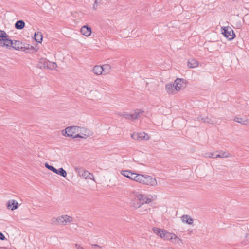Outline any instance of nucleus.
Wrapping results in <instances>:
<instances>
[{
  "label": "nucleus",
  "instance_id": "nucleus-23",
  "mask_svg": "<svg viewBox=\"0 0 249 249\" xmlns=\"http://www.w3.org/2000/svg\"><path fill=\"white\" fill-rule=\"evenodd\" d=\"M102 67L103 68L104 74L108 73L111 69V66L109 64L103 65Z\"/></svg>",
  "mask_w": 249,
  "mask_h": 249
},
{
  "label": "nucleus",
  "instance_id": "nucleus-26",
  "mask_svg": "<svg viewBox=\"0 0 249 249\" xmlns=\"http://www.w3.org/2000/svg\"><path fill=\"white\" fill-rule=\"evenodd\" d=\"M139 135L140 136V141L143 140H148L149 139V136H148V135L144 132L139 133Z\"/></svg>",
  "mask_w": 249,
  "mask_h": 249
},
{
  "label": "nucleus",
  "instance_id": "nucleus-34",
  "mask_svg": "<svg viewBox=\"0 0 249 249\" xmlns=\"http://www.w3.org/2000/svg\"><path fill=\"white\" fill-rule=\"evenodd\" d=\"M75 172L78 174V175L81 176V174L83 173L85 170L81 167H77L75 168Z\"/></svg>",
  "mask_w": 249,
  "mask_h": 249
},
{
  "label": "nucleus",
  "instance_id": "nucleus-25",
  "mask_svg": "<svg viewBox=\"0 0 249 249\" xmlns=\"http://www.w3.org/2000/svg\"><path fill=\"white\" fill-rule=\"evenodd\" d=\"M42 35L40 32L35 33L34 38L36 42H41L42 40Z\"/></svg>",
  "mask_w": 249,
  "mask_h": 249
},
{
  "label": "nucleus",
  "instance_id": "nucleus-36",
  "mask_svg": "<svg viewBox=\"0 0 249 249\" xmlns=\"http://www.w3.org/2000/svg\"><path fill=\"white\" fill-rule=\"evenodd\" d=\"M102 0H95L94 3L93 5V8L94 10H96L98 4L100 3Z\"/></svg>",
  "mask_w": 249,
  "mask_h": 249
},
{
  "label": "nucleus",
  "instance_id": "nucleus-43",
  "mask_svg": "<svg viewBox=\"0 0 249 249\" xmlns=\"http://www.w3.org/2000/svg\"><path fill=\"white\" fill-rule=\"evenodd\" d=\"M222 156L220 154H217L215 156L214 158H221Z\"/></svg>",
  "mask_w": 249,
  "mask_h": 249
},
{
  "label": "nucleus",
  "instance_id": "nucleus-6",
  "mask_svg": "<svg viewBox=\"0 0 249 249\" xmlns=\"http://www.w3.org/2000/svg\"><path fill=\"white\" fill-rule=\"evenodd\" d=\"M174 83L175 86L174 89L177 90V92L186 86L185 80L182 78H177Z\"/></svg>",
  "mask_w": 249,
  "mask_h": 249
},
{
  "label": "nucleus",
  "instance_id": "nucleus-11",
  "mask_svg": "<svg viewBox=\"0 0 249 249\" xmlns=\"http://www.w3.org/2000/svg\"><path fill=\"white\" fill-rule=\"evenodd\" d=\"M9 37H5L2 41L0 42L1 46H6L7 48L12 47L13 44V40L9 38Z\"/></svg>",
  "mask_w": 249,
  "mask_h": 249
},
{
  "label": "nucleus",
  "instance_id": "nucleus-21",
  "mask_svg": "<svg viewBox=\"0 0 249 249\" xmlns=\"http://www.w3.org/2000/svg\"><path fill=\"white\" fill-rule=\"evenodd\" d=\"M173 239H177L178 240L179 239L178 237L175 234L170 233L168 232H167V233H165V240H171Z\"/></svg>",
  "mask_w": 249,
  "mask_h": 249
},
{
  "label": "nucleus",
  "instance_id": "nucleus-3",
  "mask_svg": "<svg viewBox=\"0 0 249 249\" xmlns=\"http://www.w3.org/2000/svg\"><path fill=\"white\" fill-rule=\"evenodd\" d=\"M143 113V111L138 109L135 110L133 113L129 114L126 112H123L122 113H118V115L120 116L123 117L126 119L133 121L138 119L140 117L141 115H142Z\"/></svg>",
  "mask_w": 249,
  "mask_h": 249
},
{
  "label": "nucleus",
  "instance_id": "nucleus-24",
  "mask_svg": "<svg viewBox=\"0 0 249 249\" xmlns=\"http://www.w3.org/2000/svg\"><path fill=\"white\" fill-rule=\"evenodd\" d=\"M28 46H25L24 45H23V48L27 50V52L30 53H34L36 51V49L32 46H30V45H27Z\"/></svg>",
  "mask_w": 249,
  "mask_h": 249
},
{
  "label": "nucleus",
  "instance_id": "nucleus-31",
  "mask_svg": "<svg viewBox=\"0 0 249 249\" xmlns=\"http://www.w3.org/2000/svg\"><path fill=\"white\" fill-rule=\"evenodd\" d=\"M45 166L49 170L55 173L56 171V169L52 165H50L48 163L45 164Z\"/></svg>",
  "mask_w": 249,
  "mask_h": 249
},
{
  "label": "nucleus",
  "instance_id": "nucleus-2",
  "mask_svg": "<svg viewBox=\"0 0 249 249\" xmlns=\"http://www.w3.org/2000/svg\"><path fill=\"white\" fill-rule=\"evenodd\" d=\"M137 182L142 184L155 186L157 184V181L155 178H153L151 176L140 174L137 178Z\"/></svg>",
  "mask_w": 249,
  "mask_h": 249
},
{
  "label": "nucleus",
  "instance_id": "nucleus-32",
  "mask_svg": "<svg viewBox=\"0 0 249 249\" xmlns=\"http://www.w3.org/2000/svg\"><path fill=\"white\" fill-rule=\"evenodd\" d=\"M56 220L58 223L65 225V219L64 217V215L58 217L56 219Z\"/></svg>",
  "mask_w": 249,
  "mask_h": 249
},
{
  "label": "nucleus",
  "instance_id": "nucleus-14",
  "mask_svg": "<svg viewBox=\"0 0 249 249\" xmlns=\"http://www.w3.org/2000/svg\"><path fill=\"white\" fill-rule=\"evenodd\" d=\"M81 176L85 179H90L94 180V175L87 170L83 171V173L81 174Z\"/></svg>",
  "mask_w": 249,
  "mask_h": 249
},
{
  "label": "nucleus",
  "instance_id": "nucleus-18",
  "mask_svg": "<svg viewBox=\"0 0 249 249\" xmlns=\"http://www.w3.org/2000/svg\"><path fill=\"white\" fill-rule=\"evenodd\" d=\"M181 219L183 222L188 224H192L193 223V219L188 215H183L181 217Z\"/></svg>",
  "mask_w": 249,
  "mask_h": 249
},
{
  "label": "nucleus",
  "instance_id": "nucleus-12",
  "mask_svg": "<svg viewBox=\"0 0 249 249\" xmlns=\"http://www.w3.org/2000/svg\"><path fill=\"white\" fill-rule=\"evenodd\" d=\"M81 33L86 36H88L91 33V29L87 25L83 26L80 30Z\"/></svg>",
  "mask_w": 249,
  "mask_h": 249
},
{
  "label": "nucleus",
  "instance_id": "nucleus-44",
  "mask_svg": "<svg viewBox=\"0 0 249 249\" xmlns=\"http://www.w3.org/2000/svg\"><path fill=\"white\" fill-rule=\"evenodd\" d=\"M221 156H222V157H227V156H225V153H223Z\"/></svg>",
  "mask_w": 249,
  "mask_h": 249
},
{
  "label": "nucleus",
  "instance_id": "nucleus-30",
  "mask_svg": "<svg viewBox=\"0 0 249 249\" xmlns=\"http://www.w3.org/2000/svg\"><path fill=\"white\" fill-rule=\"evenodd\" d=\"M64 217L65 219V225H66L68 223H70L73 220V218L71 216H70L67 215H64Z\"/></svg>",
  "mask_w": 249,
  "mask_h": 249
},
{
  "label": "nucleus",
  "instance_id": "nucleus-28",
  "mask_svg": "<svg viewBox=\"0 0 249 249\" xmlns=\"http://www.w3.org/2000/svg\"><path fill=\"white\" fill-rule=\"evenodd\" d=\"M9 37V36L4 31L0 29V41L1 42L5 37Z\"/></svg>",
  "mask_w": 249,
  "mask_h": 249
},
{
  "label": "nucleus",
  "instance_id": "nucleus-10",
  "mask_svg": "<svg viewBox=\"0 0 249 249\" xmlns=\"http://www.w3.org/2000/svg\"><path fill=\"white\" fill-rule=\"evenodd\" d=\"M48 60L46 58H41L39 60L37 67L40 69H47Z\"/></svg>",
  "mask_w": 249,
  "mask_h": 249
},
{
  "label": "nucleus",
  "instance_id": "nucleus-41",
  "mask_svg": "<svg viewBox=\"0 0 249 249\" xmlns=\"http://www.w3.org/2000/svg\"><path fill=\"white\" fill-rule=\"evenodd\" d=\"M75 247L77 249H83V248L81 247L79 245L76 244Z\"/></svg>",
  "mask_w": 249,
  "mask_h": 249
},
{
  "label": "nucleus",
  "instance_id": "nucleus-9",
  "mask_svg": "<svg viewBox=\"0 0 249 249\" xmlns=\"http://www.w3.org/2000/svg\"><path fill=\"white\" fill-rule=\"evenodd\" d=\"M7 207L12 211L15 210L18 208V203L14 200H10L7 203Z\"/></svg>",
  "mask_w": 249,
  "mask_h": 249
},
{
  "label": "nucleus",
  "instance_id": "nucleus-33",
  "mask_svg": "<svg viewBox=\"0 0 249 249\" xmlns=\"http://www.w3.org/2000/svg\"><path fill=\"white\" fill-rule=\"evenodd\" d=\"M153 230L154 232L156 234L160 236L161 234V231H162L163 229H160L158 228H154L153 229Z\"/></svg>",
  "mask_w": 249,
  "mask_h": 249
},
{
  "label": "nucleus",
  "instance_id": "nucleus-29",
  "mask_svg": "<svg viewBox=\"0 0 249 249\" xmlns=\"http://www.w3.org/2000/svg\"><path fill=\"white\" fill-rule=\"evenodd\" d=\"M56 67H57V64L56 63L52 62H50L48 61V67H47V69H50V70H53V69H55Z\"/></svg>",
  "mask_w": 249,
  "mask_h": 249
},
{
  "label": "nucleus",
  "instance_id": "nucleus-38",
  "mask_svg": "<svg viewBox=\"0 0 249 249\" xmlns=\"http://www.w3.org/2000/svg\"><path fill=\"white\" fill-rule=\"evenodd\" d=\"M167 231L165 230H163L162 231H161V234L160 237L162 238H164L165 239V233H167Z\"/></svg>",
  "mask_w": 249,
  "mask_h": 249
},
{
  "label": "nucleus",
  "instance_id": "nucleus-16",
  "mask_svg": "<svg viewBox=\"0 0 249 249\" xmlns=\"http://www.w3.org/2000/svg\"><path fill=\"white\" fill-rule=\"evenodd\" d=\"M93 72L96 75H101L103 73V68L102 66L97 65L93 68Z\"/></svg>",
  "mask_w": 249,
  "mask_h": 249
},
{
  "label": "nucleus",
  "instance_id": "nucleus-4",
  "mask_svg": "<svg viewBox=\"0 0 249 249\" xmlns=\"http://www.w3.org/2000/svg\"><path fill=\"white\" fill-rule=\"evenodd\" d=\"M222 34L229 40L233 39L235 37L233 30L229 27L222 28Z\"/></svg>",
  "mask_w": 249,
  "mask_h": 249
},
{
  "label": "nucleus",
  "instance_id": "nucleus-35",
  "mask_svg": "<svg viewBox=\"0 0 249 249\" xmlns=\"http://www.w3.org/2000/svg\"><path fill=\"white\" fill-rule=\"evenodd\" d=\"M131 137L134 140L140 141V136L139 135V133H134L133 134H131Z\"/></svg>",
  "mask_w": 249,
  "mask_h": 249
},
{
  "label": "nucleus",
  "instance_id": "nucleus-5",
  "mask_svg": "<svg viewBox=\"0 0 249 249\" xmlns=\"http://www.w3.org/2000/svg\"><path fill=\"white\" fill-rule=\"evenodd\" d=\"M134 196H136V199L137 201H139L140 202L142 203V205L144 204H148L151 202V199L145 195L140 194L137 192H133Z\"/></svg>",
  "mask_w": 249,
  "mask_h": 249
},
{
  "label": "nucleus",
  "instance_id": "nucleus-15",
  "mask_svg": "<svg viewBox=\"0 0 249 249\" xmlns=\"http://www.w3.org/2000/svg\"><path fill=\"white\" fill-rule=\"evenodd\" d=\"M25 24L23 20H18L15 24V27L18 30H21L25 27Z\"/></svg>",
  "mask_w": 249,
  "mask_h": 249
},
{
  "label": "nucleus",
  "instance_id": "nucleus-17",
  "mask_svg": "<svg viewBox=\"0 0 249 249\" xmlns=\"http://www.w3.org/2000/svg\"><path fill=\"white\" fill-rule=\"evenodd\" d=\"M198 62L195 59H191L188 61V66L190 68H194L198 66Z\"/></svg>",
  "mask_w": 249,
  "mask_h": 249
},
{
  "label": "nucleus",
  "instance_id": "nucleus-27",
  "mask_svg": "<svg viewBox=\"0 0 249 249\" xmlns=\"http://www.w3.org/2000/svg\"><path fill=\"white\" fill-rule=\"evenodd\" d=\"M135 198H134L132 206L136 209L139 208L141 207L142 205V203L140 202L139 201H137V199H136V196H134Z\"/></svg>",
  "mask_w": 249,
  "mask_h": 249
},
{
  "label": "nucleus",
  "instance_id": "nucleus-37",
  "mask_svg": "<svg viewBox=\"0 0 249 249\" xmlns=\"http://www.w3.org/2000/svg\"><path fill=\"white\" fill-rule=\"evenodd\" d=\"M244 244H248L249 243V233L247 234L246 236V239L243 241Z\"/></svg>",
  "mask_w": 249,
  "mask_h": 249
},
{
  "label": "nucleus",
  "instance_id": "nucleus-39",
  "mask_svg": "<svg viewBox=\"0 0 249 249\" xmlns=\"http://www.w3.org/2000/svg\"><path fill=\"white\" fill-rule=\"evenodd\" d=\"M206 157H210V158H214L215 157L214 156V153H208V154H206Z\"/></svg>",
  "mask_w": 249,
  "mask_h": 249
},
{
  "label": "nucleus",
  "instance_id": "nucleus-19",
  "mask_svg": "<svg viewBox=\"0 0 249 249\" xmlns=\"http://www.w3.org/2000/svg\"><path fill=\"white\" fill-rule=\"evenodd\" d=\"M234 120L235 122L240 123L243 125H249V121L248 119L243 120L241 118L236 117L234 118Z\"/></svg>",
  "mask_w": 249,
  "mask_h": 249
},
{
  "label": "nucleus",
  "instance_id": "nucleus-42",
  "mask_svg": "<svg viewBox=\"0 0 249 249\" xmlns=\"http://www.w3.org/2000/svg\"><path fill=\"white\" fill-rule=\"evenodd\" d=\"M92 246L93 248H100H100H101V246H99L98 245H97V244H92Z\"/></svg>",
  "mask_w": 249,
  "mask_h": 249
},
{
  "label": "nucleus",
  "instance_id": "nucleus-20",
  "mask_svg": "<svg viewBox=\"0 0 249 249\" xmlns=\"http://www.w3.org/2000/svg\"><path fill=\"white\" fill-rule=\"evenodd\" d=\"M197 120L199 121H201L203 123H207L209 124H213V121L211 120V119L208 116H206L205 117H202V116H200L198 117Z\"/></svg>",
  "mask_w": 249,
  "mask_h": 249
},
{
  "label": "nucleus",
  "instance_id": "nucleus-22",
  "mask_svg": "<svg viewBox=\"0 0 249 249\" xmlns=\"http://www.w3.org/2000/svg\"><path fill=\"white\" fill-rule=\"evenodd\" d=\"M55 173H56L63 177H66L67 176L66 171L62 167L58 169H56V171L55 172Z\"/></svg>",
  "mask_w": 249,
  "mask_h": 249
},
{
  "label": "nucleus",
  "instance_id": "nucleus-13",
  "mask_svg": "<svg viewBox=\"0 0 249 249\" xmlns=\"http://www.w3.org/2000/svg\"><path fill=\"white\" fill-rule=\"evenodd\" d=\"M23 45L24 44L22 42L18 40H16L14 42L13 41L12 48L15 50H19L23 48Z\"/></svg>",
  "mask_w": 249,
  "mask_h": 249
},
{
  "label": "nucleus",
  "instance_id": "nucleus-40",
  "mask_svg": "<svg viewBox=\"0 0 249 249\" xmlns=\"http://www.w3.org/2000/svg\"><path fill=\"white\" fill-rule=\"evenodd\" d=\"M0 239L1 240H4L5 239V237L4 234L0 232Z\"/></svg>",
  "mask_w": 249,
  "mask_h": 249
},
{
  "label": "nucleus",
  "instance_id": "nucleus-1",
  "mask_svg": "<svg viewBox=\"0 0 249 249\" xmlns=\"http://www.w3.org/2000/svg\"><path fill=\"white\" fill-rule=\"evenodd\" d=\"M83 129H84V128L77 126H68L65 129L64 133H63L65 136L72 137V138H85V137L81 136L79 133H81Z\"/></svg>",
  "mask_w": 249,
  "mask_h": 249
},
{
  "label": "nucleus",
  "instance_id": "nucleus-7",
  "mask_svg": "<svg viewBox=\"0 0 249 249\" xmlns=\"http://www.w3.org/2000/svg\"><path fill=\"white\" fill-rule=\"evenodd\" d=\"M122 175L130 178L131 180L137 181V178L138 177L139 174H136L131 172L129 170H124L121 172Z\"/></svg>",
  "mask_w": 249,
  "mask_h": 249
},
{
  "label": "nucleus",
  "instance_id": "nucleus-8",
  "mask_svg": "<svg viewBox=\"0 0 249 249\" xmlns=\"http://www.w3.org/2000/svg\"><path fill=\"white\" fill-rule=\"evenodd\" d=\"M175 88L174 83H168L165 85L166 90L169 94H175L177 93V90L174 89Z\"/></svg>",
  "mask_w": 249,
  "mask_h": 249
}]
</instances>
